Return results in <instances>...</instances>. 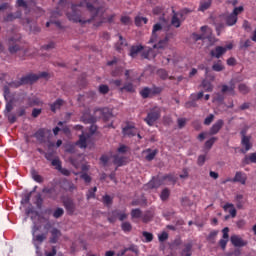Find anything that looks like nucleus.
Returning a JSON list of instances; mask_svg holds the SVG:
<instances>
[{
	"mask_svg": "<svg viewBox=\"0 0 256 256\" xmlns=\"http://www.w3.org/2000/svg\"><path fill=\"white\" fill-rule=\"evenodd\" d=\"M65 103L63 99L58 98L54 103L50 104V109L52 113H57V110L61 109V106Z\"/></svg>",
	"mask_w": 256,
	"mask_h": 256,
	"instance_id": "nucleus-24",
	"label": "nucleus"
},
{
	"mask_svg": "<svg viewBox=\"0 0 256 256\" xmlns=\"http://www.w3.org/2000/svg\"><path fill=\"white\" fill-rule=\"evenodd\" d=\"M16 5L17 7H23L26 11H29V6L25 0H17Z\"/></svg>",
	"mask_w": 256,
	"mask_h": 256,
	"instance_id": "nucleus-55",
	"label": "nucleus"
},
{
	"mask_svg": "<svg viewBox=\"0 0 256 256\" xmlns=\"http://www.w3.org/2000/svg\"><path fill=\"white\" fill-rule=\"evenodd\" d=\"M230 241L234 247H245L247 245V242L237 235L231 236Z\"/></svg>",
	"mask_w": 256,
	"mask_h": 256,
	"instance_id": "nucleus-18",
	"label": "nucleus"
},
{
	"mask_svg": "<svg viewBox=\"0 0 256 256\" xmlns=\"http://www.w3.org/2000/svg\"><path fill=\"white\" fill-rule=\"evenodd\" d=\"M5 117H7L9 123H15V121H17V115L13 114V113H8V114H4Z\"/></svg>",
	"mask_w": 256,
	"mask_h": 256,
	"instance_id": "nucleus-54",
	"label": "nucleus"
},
{
	"mask_svg": "<svg viewBox=\"0 0 256 256\" xmlns=\"http://www.w3.org/2000/svg\"><path fill=\"white\" fill-rule=\"evenodd\" d=\"M66 15L69 21L85 25V23H91L99 15V8H95L91 2L84 0L80 4H73L71 12H67Z\"/></svg>",
	"mask_w": 256,
	"mask_h": 256,
	"instance_id": "nucleus-1",
	"label": "nucleus"
},
{
	"mask_svg": "<svg viewBox=\"0 0 256 256\" xmlns=\"http://www.w3.org/2000/svg\"><path fill=\"white\" fill-rule=\"evenodd\" d=\"M158 77L160 79H168L169 78V73H167V70L160 69V70H158Z\"/></svg>",
	"mask_w": 256,
	"mask_h": 256,
	"instance_id": "nucleus-51",
	"label": "nucleus"
},
{
	"mask_svg": "<svg viewBox=\"0 0 256 256\" xmlns=\"http://www.w3.org/2000/svg\"><path fill=\"white\" fill-rule=\"evenodd\" d=\"M95 113H99L104 121H109V119L113 117V113H111L109 108H98L95 110Z\"/></svg>",
	"mask_w": 256,
	"mask_h": 256,
	"instance_id": "nucleus-14",
	"label": "nucleus"
},
{
	"mask_svg": "<svg viewBox=\"0 0 256 256\" xmlns=\"http://www.w3.org/2000/svg\"><path fill=\"white\" fill-rule=\"evenodd\" d=\"M169 195H171V192L169 191V189H163L161 194H160V199L162 201H167L169 199Z\"/></svg>",
	"mask_w": 256,
	"mask_h": 256,
	"instance_id": "nucleus-43",
	"label": "nucleus"
},
{
	"mask_svg": "<svg viewBox=\"0 0 256 256\" xmlns=\"http://www.w3.org/2000/svg\"><path fill=\"white\" fill-rule=\"evenodd\" d=\"M34 137L38 141H43V139L45 138V130L44 129H39L37 132H35Z\"/></svg>",
	"mask_w": 256,
	"mask_h": 256,
	"instance_id": "nucleus-41",
	"label": "nucleus"
},
{
	"mask_svg": "<svg viewBox=\"0 0 256 256\" xmlns=\"http://www.w3.org/2000/svg\"><path fill=\"white\" fill-rule=\"evenodd\" d=\"M91 139V135L82 133L79 136V140L76 142V145L80 147V149H85L87 147V142Z\"/></svg>",
	"mask_w": 256,
	"mask_h": 256,
	"instance_id": "nucleus-16",
	"label": "nucleus"
},
{
	"mask_svg": "<svg viewBox=\"0 0 256 256\" xmlns=\"http://www.w3.org/2000/svg\"><path fill=\"white\" fill-rule=\"evenodd\" d=\"M125 157H119V155H114V164L117 165L118 167H121L125 165Z\"/></svg>",
	"mask_w": 256,
	"mask_h": 256,
	"instance_id": "nucleus-33",
	"label": "nucleus"
},
{
	"mask_svg": "<svg viewBox=\"0 0 256 256\" xmlns=\"http://www.w3.org/2000/svg\"><path fill=\"white\" fill-rule=\"evenodd\" d=\"M233 49V44H228L227 46H216L214 49L210 51L211 57H215V59H221L222 55H225L227 51Z\"/></svg>",
	"mask_w": 256,
	"mask_h": 256,
	"instance_id": "nucleus-5",
	"label": "nucleus"
},
{
	"mask_svg": "<svg viewBox=\"0 0 256 256\" xmlns=\"http://www.w3.org/2000/svg\"><path fill=\"white\" fill-rule=\"evenodd\" d=\"M140 51H143V46H132L130 49V57H137V54L140 53Z\"/></svg>",
	"mask_w": 256,
	"mask_h": 256,
	"instance_id": "nucleus-30",
	"label": "nucleus"
},
{
	"mask_svg": "<svg viewBox=\"0 0 256 256\" xmlns=\"http://www.w3.org/2000/svg\"><path fill=\"white\" fill-rule=\"evenodd\" d=\"M153 219V212L152 211H146L145 214L142 216L143 223H149Z\"/></svg>",
	"mask_w": 256,
	"mask_h": 256,
	"instance_id": "nucleus-40",
	"label": "nucleus"
},
{
	"mask_svg": "<svg viewBox=\"0 0 256 256\" xmlns=\"http://www.w3.org/2000/svg\"><path fill=\"white\" fill-rule=\"evenodd\" d=\"M215 141H217V137H212L208 141L205 142V147L207 149H211L213 145L215 144Z\"/></svg>",
	"mask_w": 256,
	"mask_h": 256,
	"instance_id": "nucleus-52",
	"label": "nucleus"
},
{
	"mask_svg": "<svg viewBox=\"0 0 256 256\" xmlns=\"http://www.w3.org/2000/svg\"><path fill=\"white\" fill-rule=\"evenodd\" d=\"M167 239H169V234H167V232H162L161 234H158V240L160 241V243L167 241Z\"/></svg>",
	"mask_w": 256,
	"mask_h": 256,
	"instance_id": "nucleus-57",
	"label": "nucleus"
},
{
	"mask_svg": "<svg viewBox=\"0 0 256 256\" xmlns=\"http://www.w3.org/2000/svg\"><path fill=\"white\" fill-rule=\"evenodd\" d=\"M222 92L223 93H231V95H235V80H231L229 82V86L222 85Z\"/></svg>",
	"mask_w": 256,
	"mask_h": 256,
	"instance_id": "nucleus-21",
	"label": "nucleus"
},
{
	"mask_svg": "<svg viewBox=\"0 0 256 256\" xmlns=\"http://www.w3.org/2000/svg\"><path fill=\"white\" fill-rule=\"evenodd\" d=\"M50 243H57L59 241V237L61 236V230L57 228H53L51 230Z\"/></svg>",
	"mask_w": 256,
	"mask_h": 256,
	"instance_id": "nucleus-25",
	"label": "nucleus"
},
{
	"mask_svg": "<svg viewBox=\"0 0 256 256\" xmlns=\"http://www.w3.org/2000/svg\"><path fill=\"white\" fill-rule=\"evenodd\" d=\"M122 133L124 137H135L137 133H139V129L135 127L134 125L127 124L123 129Z\"/></svg>",
	"mask_w": 256,
	"mask_h": 256,
	"instance_id": "nucleus-11",
	"label": "nucleus"
},
{
	"mask_svg": "<svg viewBox=\"0 0 256 256\" xmlns=\"http://www.w3.org/2000/svg\"><path fill=\"white\" fill-rule=\"evenodd\" d=\"M202 87L203 89H205V91H207L208 93H211V91H213V84H211V82L207 81V80H203L202 81Z\"/></svg>",
	"mask_w": 256,
	"mask_h": 256,
	"instance_id": "nucleus-38",
	"label": "nucleus"
},
{
	"mask_svg": "<svg viewBox=\"0 0 256 256\" xmlns=\"http://www.w3.org/2000/svg\"><path fill=\"white\" fill-rule=\"evenodd\" d=\"M167 179H171V176H164V177H153L146 185L147 189H158V187H161L163 185L164 181H167Z\"/></svg>",
	"mask_w": 256,
	"mask_h": 256,
	"instance_id": "nucleus-7",
	"label": "nucleus"
},
{
	"mask_svg": "<svg viewBox=\"0 0 256 256\" xmlns=\"http://www.w3.org/2000/svg\"><path fill=\"white\" fill-rule=\"evenodd\" d=\"M22 15L23 14H22L21 10H18V11L14 12V13L7 14L3 18V21H4V23H11V22L15 21V19H21Z\"/></svg>",
	"mask_w": 256,
	"mask_h": 256,
	"instance_id": "nucleus-15",
	"label": "nucleus"
},
{
	"mask_svg": "<svg viewBox=\"0 0 256 256\" xmlns=\"http://www.w3.org/2000/svg\"><path fill=\"white\" fill-rule=\"evenodd\" d=\"M37 231H39V227L34 225L32 228V236H33L32 241L37 249L36 253H39V245H41V243H43V241L47 239V234L35 235Z\"/></svg>",
	"mask_w": 256,
	"mask_h": 256,
	"instance_id": "nucleus-6",
	"label": "nucleus"
},
{
	"mask_svg": "<svg viewBox=\"0 0 256 256\" xmlns=\"http://www.w3.org/2000/svg\"><path fill=\"white\" fill-rule=\"evenodd\" d=\"M172 12H173V16L171 19V25L176 28L181 27V20H179V14L175 12V10H173Z\"/></svg>",
	"mask_w": 256,
	"mask_h": 256,
	"instance_id": "nucleus-28",
	"label": "nucleus"
},
{
	"mask_svg": "<svg viewBox=\"0 0 256 256\" xmlns=\"http://www.w3.org/2000/svg\"><path fill=\"white\" fill-rule=\"evenodd\" d=\"M170 39H173V34H165V30H163V25H161V23L154 24L152 35L149 40V43H155L153 49H165L167 45H169Z\"/></svg>",
	"mask_w": 256,
	"mask_h": 256,
	"instance_id": "nucleus-2",
	"label": "nucleus"
},
{
	"mask_svg": "<svg viewBox=\"0 0 256 256\" xmlns=\"http://www.w3.org/2000/svg\"><path fill=\"white\" fill-rule=\"evenodd\" d=\"M214 119H215V115L213 114L208 115L204 120V125H211Z\"/></svg>",
	"mask_w": 256,
	"mask_h": 256,
	"instance_id": "nucleus-59",
	"label": "nucleus"
},
{
	"mask_svg": "<svg viewBox=\"0 0 256 256\" xmlns=\"http://www.w3.org/2000/svg\"><path fill=\"white\" fill-rule=\"evenodd\" d=\"M144 153H146V156H145L146 161H153V159H155L159 151H157V149L155 150L146 149Z\"/></svg>",
	"mask_w": 256,
	"mask_h": 256,
	"instance_id": "nucleus-27",
	"label": "nucleus"
},
{
	"mask_svg": "<svg viewBox=\"0 0 256 256\" xmlns=\"http://www.w3.org/2000/svg\"><path fill=\"white\" fill-rule=\"evenodd\" d=\"M31 201V192L25 194L21 200L22 205H27Z\"/></svg>",
	"mask_w": 256,
	"mask_h": 256,
	"instance_id": "nucleus-58",
	"label": "nucleus"
},
{
	"mask_svg": "<svg viewBox=\"0 0 256 256\" xmlns=\"http://www.w3.org/2000/svg\"><path fill=\"white\" fill-rule=\"evenodd\" d=\"M121 227H122V231H124V233H129V231H131L133 229V226H131V223H129V222L122 223Z\"/></svg>",
	"mask_w": 256,
	"mask_h": 256,
	"instance_id": "nucleus-46",
	"label": "nucleus"
},
{
	"mask_svg": "<svg viewBox=\"0 0 256 256\" xmlns=\"http://www.w3.org/2000/svg\"><path fill=\"white\" fill-rule=\"evenodd\" d=\"M13 111V100H7L4 109V115H7Z\"/></svg>",
	"mask_w": 256,
	"mask_h": 256,
	"instance_id": "nucleus-36",
	"label": "nucleus"
},
{
	"mask_svg": "<svg viewBox=\"0 0 256 256\" xmlns=\"http://www.w3.org/2000/svg\"><path fill=\"white\" fill-rule=\"evenodd\" d=\"M123 47H127V41L123 39V36L119 35V42L116 43L115 49L116 51H122Z\"/></svg>",
	"mask_w": 256,
	"mask_h": 256,
	"instance_id": "nucleus-29",
	"label": "nucleus"
},
{
	"mask_svg": "<svg viewBox=\"0 0 256 256\" xmlns=\"http://www.w3.org/2000/svg\"><path fill=\"white\" fill-rule=\"evenodd\" d=\"M42 193H47V195H49L48 197L50 199H57V196H53V193H55V188H43L42 189Z\"/></svg>",
	"mask_w": 256,
	"mask_h": 256,
	"instance_id": "nucleus-37",
	"label": "nucleus"
},
{
	"mask_svg": "<svg viewBox=\"0 0 256 256\" xmlns=\"http://www.w3.org/2000/svg\"><path fill=\"white\" fill-rule=\"evenodd\" d=\"M207 160V157L205 155H200L198 156V161H197V164L200 166V167H203V165H205V161Z\"/></svg>",
	"mask_w": 256,
	"mask_h": 256,
	"instance_id": "nucleus-61",
	"label": "nucleus"
},
{
	"mask_svg": "<svg viewBox=\"0 0 256 256\" xmlns=\"http://www.w3.org/2000/svg\"><path fill=\"white\" fill-rule=\"evenodd\" d=\"M98 91L102 95H107V93H109V86H107L105 84H102V85L99 86Z\"/></svg>",
	"mask_w": 256,
	"mask_h": 256,
	"instance_id": "nucleus-48",
	"label": "nucleus"
},
{
	"mask_svg": "<svg viewBox=\"0 0 256 256\" xmlns=\"http://www.w3.org/2000/svg\"><path fill=\"white\" fill-rule=\"evenodd\" d=\"M36 206L38 207V209H41V207L43 206V198L41 197V194H38L36 196Z\"/></svg>",
	"mask_w": 256,
	"mask_h": 256,
	"instance_id": "nucleus-62",
	"label": "nucleus"
},
{
	"mask_svg": "<svg viewBox=\"0 0 256 256\" xmlns=\"http://www.w3.org/2000/svg\"><path fill=\"white\" fill-rule=\"evenodd\" d=\"M242 139H241V145L245 148V150H241L242 153H247V151H250L251 147H253V144H251V136L245 135V132H241Z\"/></svg>",
	"mask_w": 256,
	"mask_h": 256,
	"instance_id": "nucleus-12",
	"label": "nucleus"
},
{
	"mask_svg": "<svg viewBox=\"0 0 256 256\" xmlns=\"http://www.w3.org/2000/svg\"><path fill=\"white\" fill-rule=\"evenodd\" d=\"M212 69H213V71L219 72V71H223V69H225V67L223 66L221 61H218L213 64Z\"/></svg>",
	"mask_w": 256,
	"mask_h": 256,
	"instance_id": "nucleus-45",
	"label": "nucleus"
},
{
	"mask_svg": "<svg viewBox=\"0 0 256 256\" xmlns=\"http://www.w3.org/2000/svg\"><path fill=\"white\" fill-rule=\"evenodd\" d=\"M211 7V1H205L200 3L199 11H207Z\"/></svg>",
	"mask_w": 256,
	"mask_h": 256,
	"instance_id": "nucleus-44",
	"label": "nucleus"
},
{
	"mask_svg": "<svg viewBox=\"0 0 256 256\" xmlns=\"http://www.w3.org/2000/svg\"><path fill=\"white\" fill-rule=\"evenodd\" d=\"M80 179H83L86 183H91V176L85 172L80 174Z\"/></svg>",
	"mask_w": 256,
	"mask_h": 256,
	"instance_id": "nucleus-60",
	"label": "nucleus"
},
{
	"mask_svg": "<svg viewBox=\"0 0 256 256\" xmlns=\"http://www.w3.org/2000/svg\"><path fill=\"white\" fill-rule=\"evenodd\" d=\"M37 81V76L35 74H28L26 76H23L20 78V80H15L9 83V87H12L13 89H17L21 87V85H29V83H35Z\"/></svg>",
	"mask_w": 256,
	"mask_h": 256,
	"instance_id": "nucleus-4",
	"label": "nucleus"
},
{
	"mask_svg": "<svg viewBox=\"0 0 256 256\" xmlns=\"http://www.w3.org/2000/svg\"><path fill=\"white\" fill-rule=\"evenodd\" d=\"M238 91H240V93H242V95H247V93H249V91H251V89L249 88V86H247V84L241 83L238 85Z\"/></svg>",
	"mask_w": 256,
	"mask_h": 256,
	"instance_id": "nucleus-32",
	"label": "nucleus"
},
{
	"mask_svg": "<svg viewBox=\"0 0 256 256\" xmlns=\"http://www.w3.org/2000/svg\"><path fill=\"white\" fill-rule=\"evenodd\" d=\"M233 183H241V185H245L247 183V175H245L243 172H236Z\"/></svg>",
	"mask_w": 256,
	"mask_h": 256,
	"instance_id": "nucleus-17",
	"label": "nucleus"
},
{
	"mask_svg": "<svg viewBox=\"0 0 256 256\" xmlns=\"http://www.w3.org/2000/svg\"><path fill=\"white\" fill-rule=\"evenodd\" d=\"M65 213V210H63V208H57L54 213H53V217L55 219H59V217H63V214Z\"/></svg>",
	"mask_w": 256,
	"mask_h": 256,
	"instance_id": "nucleus-47",
	"label": "nucleus"
},
{
	"mask_svg": "<svg viewBox=\"0 0 256 256\" xmlns=\"http://www.w3.org/2000/svg\"><path fill=\"white\" fill-rule=\"evenodd\" d=\"M119 91L120 93H124V91H126V93H135V86L133 83L127 82L123 85V87L119 88Z\"/></svg>",
	"mask_w": 256,
	"mask_h": 256,
	"instance_id": "nucleus-22",
	"label": "nucleus"
},
{
	"mask_svg": "<svg viewBox=\"0 0 256 256\" xmlns=\"http://www.w3.org/2000/svg\"><path fill=\"white\" fill-rule=\"evenodd\" d=\"M103 203L104 205H111L113 203V199L109 195L103 196Z\"/></svg>",
	"mask_w": 256,
	"mask_h": 256,
	"instance_id": "nucleus-63",
	"label": "nucleus"
},
{
	"mask_svg": "<svg viewBox=\"0 0 256 256\" xmlns=\"http://www.w3.org/2000/svg\"><path fill=\"white\" fill-rule=\"evenodd\" d=\"M8 51L9 53H11V55H14V53H17L18 51H21V46H19L18 44H14L8 47Z\"/></svg>",
	"mask_w": 256,
	"mask_h": 256,
	"instance_id": "nucleus-42",
	"label": "nucleus"
},
{
	"mask_svg": "<svg viewBox=\"0 0 256 256\" xmlns=\"http://www.w3.org/2000/svg\"><path fill=\"white\" fill-rule=\"evenodd\" d=\"M160 117L161 108H159V106H155L150 109L144 121L145 123H147V125H149V127H153V125H155V122L159 121Z\"/></svg>",
	"mask_w": 256,
	"mask_h": 256,
	"instance_id": "nucleus-3",
	"label": "nucleus"
},
{
	"mask_svg": "<svg viewBox=\"0 0 256 256\" xmlns=\"http://www.w3.org/2000/svg\"><path fill=\"white\" fill-rule=\"evenodd\" d=\"M31 175H32V179H34L36 183H43V176L39 175L37 171L32 170Z\"/></svg>",
	"mask_w": 256,
	"mask_h": 256,
	"instance_id": "nucleus-39",
	"label": "nucleus"
},
{
	"mask_svg": "<svg viewBox=\"0 0 256 256\" xmlns=\"http://www.w3.org/2000/svg\"><path fill=\"white\" fill-rule=\"evenodd\" d=\"M181 256H191L193 255V244L192 243H187L184 245V248L182 249Z\"/></svg>",
	"mask_w": 256,
	"mask_h": 256,
	"instance_id": "nucleus-23",
	"label": "nucleus"
},
{
	"mask_svg": "<svg viewBox=\"0 0 256 256\" xmlns=\"http://www.w3.org/2000/svg\"><path fill=\"white\" fill-rule=\"evenodd\" d=\"M237 209H243V194H238L235 196Z\"/></svg>",
	"mask_w": 256,
	"mask_h": 256,
	"instance_id": "nucleus-35",
	"label": "nucleus"
},
{
	"mask_svg": "<svg viewBox=\"0 0 256 256\" xmlns=\"http://www.w3.org/2000/svg\"><path fill=\"white\" fill-rule=\"evenodd\" d=\"M51 164L53 167H55V169H57V171H59V169H61V160H59V158H54L52 161H51Z\"/></svg>",
	"mask_w": 256,
	"mask_h": 256,
	"instance_id": "nucleus-49",
	"label": "nucleus"
},
{
	"mask_svg": "<svg viewBox=\"0 0 256 256\" xmlns=\"http://www.w3.org/2000/svg\"><path fill=\"white\" fill-rule=\"evenodd\" d=\"M223 125H225V122L223 120H217L210 128L208 135H217V133H219V131L223 129Z\"/></svg>",
	"mask_w": 256,
	"mask_h": 256,
	"instance_id": "nucleus-13",
	"label": "nucleus"
},
{
	"mask_svg": "<svg viewBox=\"0 0 256 256\" xmlns=\"http://www.w3.org/2000/svg\"><path fill=\"white\" fill-rule=\"evenodd\" d=\"M95 193H97V187L88 190V193L86 194L87 199H94Z\"/></svg>",
	"mask_w": 256,
	"mask_h": 256,
	"instance_id": "nucleus-53",
	"label": "nucleus"
},
{
	"mask_svg": "<svg viewBox=\"0 0 256 256\" xmlns=\"http://www.w3.org/2000/svg\"><path fill=\"white\" fill-rule=\"evenodd\" d=\"M121 23H123L124 25H131V17L122 16L121 17Z\"/></svg>",
	"mask_w": 256,
	"mask_h": 256,
	"instance_id": "nucleus-64",
	"label": "nucleus"
},
{
	"mask_svg": "<svg viewBox=\"0 0 256 256\" xmlns=\"http://www.w3.org/2000/svg\"><path fill=\"white\" fill-rule=\"evenodd\" d=\"M64 207L68 215H73L75 213V202H73V200L64 201Z\"/></svg>",
	"mask_w": 256,
	"mask_h": 256,
	"instance_id": "nucleus-20",
	"label": "nucleus"
},
{
	"mask_svg": "<svg viewBox=\"0 0 256 256\" xmlns=\"http://www.w3.org/2000/svg\"><path fill=\"white\" fill-rule=\"evenodd\" d=\"M142 235H143L146 243H151V241H153V234L152 233L143 232Z\"/></svg>",
	"mask_w": 256,
	"mask_h": 256,
	"instance_id": "nucleus-50",
	"label": "nucleus"
},
{
	"mask_svg": "<svg viewBox=\"0 0 256 256\" xmlns=\"http://www.w3.org/2000/svg\"><path fill=\"white\" fill-rule=\"evenodd\" d=\"M147 21H148V19L146 17L137 16L135 18V25L137 27H141L143 25V23H144V25H147Z\"/></svg>",
	"mask_w": 256,
	"mask_h": 256,
	"instance_id": "nucleus-34",
	"label": "nucleus"
},
{
	"mask_svg": "<svg viewBox=\"0 0 256 256\" xmlns=\"http://www.w3.org/2000/svg\"><path fill=\"white\" fill-rule=\"evenodd\" d=\"M142 216H143V212L141 211V209H139V208L132 209V211H131L132 219H141Z\"/></svg>",
	"mask_w": 256,
	"mask_h": 256,
	"instance_id": "nucleus-31",
	"label": "nucleus"
},
{
	"mask_svg": "<svg viewBox=\"0 0 256 256\" xmlns=\"http://www.w3.org/2000/svg\"><path fill=\"white\" fill-rule=\"evenodd\" d=\"M216 22L218 23H223L226 22V25H228V27H233V25H235V23H237V16H235V14L231 13L230 15H222L219 16L216 19Z\"/></svg>",
	"mask_w": 256,
	"mask_h": 256,
	"instance_id": "nucleus-9",
	"label": "nucleus"
},
{
	"mask_svg": "<svg viewBox=\"0 0 256 256\" xmlns=\"http://www.w3.org/2000/svg\"><path fill=\"white\" fill-rule=\"evenodd\" d=\"M128 215L127 213L121 211V210H114L109 214L108 221L110 223H115V219H119V221H125L127 219Z\"/></svg>",
	"mask_w": 256,
	"mask_h": 256,
	"instance_id": "nucleus-10",
	"label": "nucleus"
},
{
	"mask_svg": "<svg viewBox=\"0 0 256 256\" xmlns=\"http://www.w3.org/2000/svg\"><path fill=\"white\" fill-rule=\"evenodd\" d=\"M151 93H161V88H155L153 91L151 88L146 87L140 91V95L143 97V99H147Z\"/></svg>",
	"mask_w": 256,
	"mask_h": 256,
	"instance_id": "nucleus-19",
	"label": "nucleus"
},
{
	"mask_svg": "<svg viewBox=\"0 0 256 256\" xmlns=\"http://www.w3.org/2000/svg\"><path fill=\"white\" fill-rule=\"evenodd\" d=\"M200 30L201 34H193V38L195 39V41L211 39V35L213 34V30H211V28H209L208 26H202Z\"/></svg>",
	"mask_w": 256,
	"mask_h": 256,
	"instance_id": "nucleus-8",
	"label": "nucleus"
},
{
	"mask_svg": "<svg viewBox=\"0 0 256 256\" xmlns=\"http://www.w3.org/2000/svg\"><path fill=\"white\" fill-rule=\"evenodd\" d=\"M3 91L5 101H9V97L11 95V90H9V86H4Z\"/></svg>",
	"mask_w": 256,
	"mask_h": 256,
	"instance_id": "nucleus-56",
	"label": "nucleus"
},
{
	"mask_svg": "<svg viewBox=\"0 0 256 256\" xmlns=\"http://www.w3.org/2000/svg\"><path fill=\"white\" fill-rule=\"evenodd\" d=\"M224 211H228L231 215V217H237V210L235 209V205H233L232 203H226L223 206Z\"/></svg>",
	"mask_w": 256,
	"mask_h": 256,
	"instance_id": "nucleus-26",
	"label": "nucleus"
}]
</instances>
